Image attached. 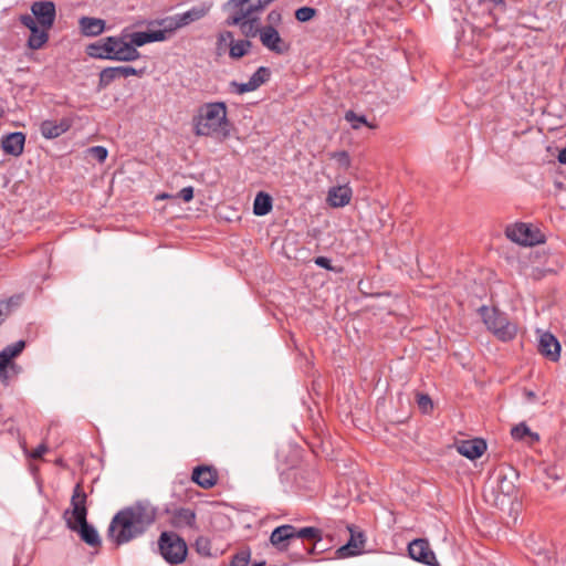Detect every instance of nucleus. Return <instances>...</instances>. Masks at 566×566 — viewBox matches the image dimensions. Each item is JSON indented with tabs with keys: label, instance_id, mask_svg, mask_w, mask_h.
Instances as JSON below:
<instances>
[{
	"label": "nucleus",
	"instance_id": "42",
	"mask_svg": "<svg viewBox=\"0 0 566 566\" xmlns=\"http://www.w3.org/2000/svg\"><path fill=\"white\" fill-rule=\"evenodd\" d=\"M48 451V447L45 443L39 444L32 452L29 453V457L38 460L41 459L42 455Z\"/></svg>",
	"mask_w": 566,
	"mask_h": 566
},
{
	"label": "nucleus",
	"instance_id": "17",
	"mask_svg": "<svg viewBox=\"0 0 566 566\" xmlns=\"http://www.w3.org/2000/svg\"><path fill=\"white\" fill-rule=\"evenodd\" d=\"M457 450L461 455L475 460L485 452L486 443L482 439L464 440L457 446Z\"/></svg>",
	"mask_w": 566,
	"mask_h": 566
},
{
	"label": "nucleus",
	"instance_id": "24",
	"mask_svg": "<svg viewBox=\"0 0 566 566\" xmlns=\"http://www.w3.org/2000/svg\"><path fill=\"white\" fill-rule=\"evenodd\" d=\"M272 210V198L264 192H259L253 202V213L265 216Z\"/></svg>",
	"mask_w": 566,
	"mask_h": 566
},
{
	"label": "nucleus",
	"instance_id": "16",
	"mask_svg": "<svg viewBox=\"0 0 566 566\" xmlns=\"http://www.w3.org/2000/svg\"><path fill=\"white\" fill-rule=\"evenodd\" d=\"M25 135L21 132H14L6 135L1 140V147L6 154L20 156L23 153Z\"/></svg>",
	"mask_w": 566,
	"mask_h": 566
},
{
	"label": "nucleus",
	"instance_id": "32",
	"mask_svg": "<svg viewBox=\"0 0 566 566\" xmlns=\"http://www.w3.org/2000/svg\"><path fill=\"white\" fill-rule=\"evenodd\" d=\"M271 72L265 66H260L252 75L251 80L256 83V85L260 87L264 83H266L270 80Z\"/></svg>",
	"mask_w": 566,
	"mask_h": 566
},
{
	"label": "nucleus",
	"instance_id": "40",
	"mask_svg": "<svg viewBox=\"0 0 566 566\" xmlns=\"http://www.w3.org/2000/svg\"><path fill=\"white\" fill-rule=\"evenodd\" d=\"M266 25H272V28H276L282 22V13L279 10H272L266 15Z\"/></svg>",
	"mask_w": 566,
	"mask_h": 566
},
{
	"label": "nucleus",
	"instance_id": "3",
	"mask_svg": "<svg viewBox=\"0 0 566 566\" xmlns=\"http://www.w3.org/2000/svg\"><path fill=\"white\" fill-rule=\"evenodd\" d=\"M87 495L83 486L77 483L72 492L70 507L63 512L66 527L76 533L88 546L95 547L102 544L96 528L87 522Z\"/></svg>",
	"mask_w": 566,
	"mask_h": 566
},
{
	"label": "nucleus",
	"instance_id": "31",
	"mask_svg": "<svg viewBox=\"0 0 566 566\" xmlns=\"http://www.w3.org/2000/svg\"><path fill=\"white\" fill-rule=\"evenodd\" d=\"M25 347V342L23 339L17 340L8 346H6L2 350L8 355L10 359L19 356Z\"/></svg>",
	"mask_w": 566,
	"mask_h": 566
},
{
	"label": "nucleus",
	"instance_id": "20",
	"mask_svg": "<svg viewBox=\"0 0 566 566\" xmlns=\"http://www.w3.org/2000/svg\"><path fill=\"white\" fill-rule=\"evenodd\" d=\"M217 472L210 467L200 465L193 469L191 479L203 489H210L217 483Z\"/></svg>",
	"mask_w": 566,
	"mask_h": 566
},
{
	"label": "nucleus",
	"instance_id": "25",
	"mask_svg": "<svg viewBox=\"0 0 566 566\" xmlns=\"http://www.w3.org/2000/svg\"><path fill=\"white\" fill-rule=\"evenodd\" d=\"M252 48L249 40H234L229 46V55L231 59L238 60L244 56Z\"/></svg>",
	"mask_w": 566,
	"mask_h": 566
},
{
	"label": "nucleus",
	"instance_id": "8",
	"mask_svg": "<svg viewBox=\"0 0 566 566\" xmlns=\"http://www.w3.org/2000/svg\"><path fill=\"white\" fill-rule=\"evenodd\" d=\"M210 8L211 6L202 3L200 6L192 7L186 12L175 14L174 17L167 18L165 20L161 19L150 21V25H154L155 29H163V31H166L167 34L168 32H172L202 19L208 14Z\"/></svg>",
	"mask_w": 566,
	"mask_h": 566
},
{
	"label": "nucleus",
	"instance_id": "12",
	"mask_svg": "<svg viewBox=\"0 0 566 566\" xmlns=\"http://www.w3.org/2000/svg\"><path fill=\"white\" fill-rule=\"evenodd\" d=\"M32 17L38 22V25L44 29H50L55 20V6L51 1H38L31 7Z\"/></svg>",
	"mask_w": 566,
	"mask_h": 566
},
{
	"label": "nucleus",
	"instance_id": "5",
	"mask_svg": "<svg viewBox=\"0 0 566 566\" xmlns=\"http://www.w3.org/2000/svg\"><path fill=\"white\" fill-rule=\"evenodd\" d=\"M228 25H238L245 38H255L259 35L261 44L275 54L282 55L290 51L291 45L272 25L261 27L260 18L243 19L240 23H227Z\"/></svg>",
	"mask_w": 566,
	"mask_h": 566
},
{
	"label": "nucleus",
	"instance_id": "15",
	"mask_svg": "<svg viewBox=\"0 0 566 566\" xmlns=\"http://www.w3.org/2000/svg\"><path fill=\"white\" fill-rule=\"evenodd\" d=\"M71 127V123L69 119L56 120H43L40 124V133L46 139L57 138L64 133H66Z\"/></svg>",
	"mask_w": 566,
	"mask_h": 566
},
{
	"label": "nucleus",
	"instance_id": "23",
	"mask_svg": "<svg viewBox=\"0 0 566 566\" xmlns=\"http://www.w3.org/2000/svg\"><path fill=\"white\" fill-rule=\"evenodd\" d=\"M108 81L116 78H126L128 76H143L145 69H135L133 66H108Z\"/></svg>",
	"mask_w": 566,
	"mask_h": 566
},
{
	"label": "nucleus",
	"instance_id": "50",
	"mask_svg": "<svg viewBox=\"0 0 566 566\" xmlns=\"http://www.w3.org/2000/svg\"><path fill=\"white\" fill-rule=\"evenodd\" d=\"M105 80H106V69H103L99 72V83H101V85L104 83Z\"/></svg>",
	"mask_w": 566,
	"mask_h": 566
},
{
	"label": "nucleus",
	"instance_id": "34",
	"mask_svg": "<svg viewBox=\"0 0 566 566\" xmlns=\"http://www.w3.org/2000/svg\"><path fill=\"white\" fill-rule=\"evenodd\" d=\"M231 86L234 88V92L240 95L248 93V92H253L259 88L256 83L253 82L251 78H249V81L245 83L232 82Z\"/></svg>",
	"mask_w": 566,
	"mask_h": 566
},
{
	"label": "nucleus",
	"instance_id": "21",
	"mask_svg": "<svg viewBox=\"0 0 566 566\" xmlns=\"http://www.w3.org/2000/svg\"><path fill=\"white\" fill-rule=\"evenodd\" d=\"M170 524L176 528H192L196 524V513L187 507L176 509L171 513Z\"/></svg>",
	"mask_w": 566,
	"mask_h": 566
},
{
	"label": "nucleus",
	"instance_id": "46",
	"mask_svg": "<svg viewBox=\"0 0 566 566\" xmlns=\"http://www.w3.org/2000/svg\"><path fill=\"white\" fill-rule=\"evenodd\" d=\"M11 360L7 354L3 353V350L0 352V370H3L6 368H9Z\"/></svg>",
	"mask_w": 566,
	"mask_h": 566
},
{
	"label": "nucleus",
	"instance_id": "51",
	"mask_svg": "<svg viewBox=\"0 0 566 566\" xmlns=\"http://www.w3.org/2000/svg\"><path fill=\"white\" fill-rule=\"evenodd\" d=\"M253 566H265V564L264 563H256Z\"/></svg>",
	"mask_w": 566,
	"mask_h": 566
},
{
	"label": "nucleus",
	"instance_id": "1",
	"mask_svg": "<svg viewBox=\"0 0 566 566\" xmlns=\"http://www.w3.org/2000/svg\"><path fill=\"white\" fill-rule=\"evenodd\" d=\"M166 40V31L155 29L150 21H140L134 28L125 29L120 36H108V60L135 61L139 59L138 48Z\"/></svg>",
	"mask_w": 566,
	"mask_h": 566
},
{
	"label": "nucleus",
	"instance_id": "48",
	"mask_svg": "<svg viewBox=\"0 0 566 566\" xmlns=\"http://www.w3.org/2000/svg\"><path fill=\"white\" fill-rule=\"evenodd\" d=\"M8 379H9V370H8V368H6L3 370H0V380L2 382L7 384Z\"/></svg>",
	"mask_w": 566,
	"mask_h": 566
},
{
	"label": "nucleus",
	"instance_id": "41",
	"mask_svg": "<svg viewBox=\"0 0 566 566\" xmlns=\"http://www.w3.org/2000/svg\"><path fill=\"white\" fill-rule=\"evenodd\" d=\"M418 406L423 411L427 412L432 408V401L427 395L418 396Z\"/></svg>",
	"mask_w": 566,
	"mask_h": 566
},
{
	"label": "nucleus",
	"instance_id": "11",
	"mask_svg": "<svg viewBox=\"0 0 566 566\" xmlns=\"http://www.w3.org/2000/svg\"><path fill=\"white\" fill-rule=\"evenodd\" d=\"M20 21L31 32L29 40H28L29 48H31L33 50H38V49L42 48V45L49 39V34H48L49 29H44V28H41L40 25H38V22L35 21V19L30 14L21 15Z\"/></svg>",
	"mask_w": 566,
	"mask_h": 566
},
{
	"label": "nucleus",
	"instance_id": "26",
	"mask_svg": "<svg viewBox=\"0 0 566 566\" xmlns=\"http://www.w3.org/2000/svg\"><path fill=\"white\" fill-rule=\"evenodd\" d=\"M21 300V295H12L7 300H0V325L4 322L11 311L20 305Z\"/></svg>",
	"mask_w": 566,
	"mask_h": 566
},
{
	"label": "nucleus",
	"instance_id": "30",
	"mask_svg": "<svg viewBox=\"0 0 566 566\" xmlns=\"http://www.w3.org/2000/svg\"><path fill=\"white\" fill-rule=\"evenodd\" d=\"M345 119L350 124L353 129H358V128H360L361 125H367L369 127H373L371 125H369L367 123V119L364 115H357L353 111L346 112Z\"/></svg>",
	"mask_w": 566,
	"mask_h": 566
},
{
	"label": "nucleus",
	"instance_id": "9",
	"mask_svg": "<svg viewBox=\"0 0 566 566\" xmlns=\"http://www.w3.org/2000/svg\"><path fill=\"white\" fill-rule=\"evenodd\" d=\"M506 237L522 245H535L543 242V234L526 223H516L507 227Z\"/></svg>",
	"mask_w": 566,
	"mask_h": 566
},
{
	"label": "nucleus",
	"instance_id": "2",
	"mask_svg": "<svg viewBox=\"0 0 566 566\" xmlns=\"http://www.w3.org/2000/svg\"><path fill=\"white\" fill-rule=\"evenodd\" d=\"M156 509L148 502H138L118 512L108 526V534L116 545L140 536L155 522Z\"/></svg>",
	"mask_w": 566,
	"mask_h": 566
},
{
	"label": "nucleus",
	"instance_id": "39",
	"mask_svg": "<svg viewBox=\"0 0 566 566\" xmlns=\"http://www.w3.org/2000/svg\"><path fill=\"white\" fill-rule=\"evenodd\" d=\"M196 549L200 555L209 556L210 555V542L205 537H199L196 541Z\"/></svg>",
	"mask_w": 566,
	"mask_h": 566
},
{
	"label": "nucleus",
	"instance_id": "13",
	"mask_svg": "<svg viewBox=\"0 0 566 566\" xmlns=\"http://www.w3.org/2000/svg\"><path fill=\"white\" fill-rule=\"evenodd\" d=\"M538 352L551 359L557 361L560 357V345L557 338L551 333H542L538 337Z\"/></svg>",
	"mask_w": 566,
	"mask_h": 566
},
{
	"label": "nucleus",
	"instance_id": "33",
	"mask_svg": "<svg viewBox=\"0 0 566 566\" xmlns=\"http://www.w3.org/2000/svg\"><path fill=\"white\" fill-rule=\"evenodd\" d=\"M231 86L234 88V92L240 95L248 93V92H253L259 88L256 83L253 82L251 78H249V81L245 83L232 82Z\"/></svg>",
	"mask_w": 566,
	"mask_h": 566
},
{
	"label": "nucleus",
	"instance_id": "45",
	"mask_svg": "<svg viewBox=\"0 0 566 566\" xmlns=\"http://www.w3.org/2000/svg\"><path fill=\"white\" fill-rule=\"evenodd\" d=\"M315 264L323 268V269H326V270H333V266L331 264V260L326 256H317L315 260H314Z\"/></svg>",
	"mask_w": 566,
	"mask_h": 566
},
{
	"label": "nucleus",
	"instance_id": "47",
	"mask_svg": "<svg viewBox=\"0 0 566 566\" xmlns=\"http://www.w3.org/2000/svg\"><path fill=\"white\" fill-rule=\"evenodd\" d=\"M524 396H525L526 400L531 401V402L536 401V398H537L536 394L532 390H525Z\"/></svg>",
	"mask_w": 566,
	"mask_h": 566
},
{
	"label": "nucleus",
	"instance_id": "29",
	"mask_svg": "<svg viewBox=\"0 0 566 566\" xmlns=\"http://www.w3.org/2000/svg\"><path fill=\"white\" fill-rule=\"evenodd\" d=\"M511 434L515 440H523L526 437H532L534 440H538V434L531 432L530 428L525 423H520L513 427Z\"/></svg>",
	"mask_w": 566,
	"mask_h": 566
},
{
	"label": "nucleus",
	"instance_id": "36",
	"mask_svg": "<svg viewBox=\"0 0 566 566\" xmlns=\"http://www.w3.org/2000/svg\"><path fill=\"white\" fill-rule=\"evenodd\" d=\"M315 15V9L310 7H302L295 11V18L300 22L310 21Z\"/></svg>",
	"mask_w": 566,
	"mask_h": 566
},
{
	"label": "nucleus",
	"instance_id": "49",
	"mask_svg": "<svg viewBox=\"0 0 566 566\" xmlns=\"http://www.w3.org/2000/svg\"><path fill=\"white\" fill-rule=\"evenodd\" d=\"M557 158L560 164H566V147L559 151Z\"/></svg>",
	"mask_w": 566,
	"mask_h": 566
},
{
	"label": "nucleus",
	"instance_id": "18",
	"mask_svg": "<svg viewBox=\"0 0 566 566\" xmlns=\"http://www.w3.org/2000/svg\"><path fill=\"white\" fill-rule=\"evenodd\" d=\"M293 538H295L294 526L285 524L273 530L270 542L279 551H285L287 548V542Z\"/></svg>",
	"mask_w": 566,
	"mask_h": 566
},
{
	"label": "nucleus",
	"instance_id": "6",
	"mask_svg": "<svg viewBox=\"0 0 566 566\" xmlns=\"http://www.w3.org/2000/svg\"><path fill=\"white\" fill-rule=\"evenodd\" d=\"M158 549L161 557L170 565L184 563L188 554L185 539L174 532H163L160 534Z\"/></svg>",
	"mask_w": 566,
	"mask_h": 566
},
{
	"label": "nucleus",
	"instance_id": "28",
	"mask_svg": "<svg viewBox=\"0 0 566 566\" xmlns=\"http://www.w3.org/2000/svg\"><path fill=\"white\" fill-rule=\"evenodd\" d=\"M86 53L91 57L106 59V40L101 39L98 42L87 45Z\"/></svg>",
	"mask_w": 566,
	"mask_h": 566
},
{
	"label": "nucleus",
	"instance_id": "43",
	"mask_svg": "<svg viewBox=\"0 0 566 566\" xmlns=\"http://www.w3.org/2000/svg\"><path fill=\"white\" fill-rule=\"evenodd\" d=\"M90 151L95 155V157L99 160V161H104L106 159V147L104 146H95V147H92L90 148Z\"/></svg>",
	"mask_w": 566,
	"mask_h": 566
},
{
	"label": "nucleus",
	"instance_id": "22",
	"mask_svg": "<svg viewBox=\"0 0 566 566\" xmlns=\"http://www.w3.org/2000/svg\"><path fill=\"white\" fill-rule=\"evenodd\" d=\"M81 32L86 36H95L101 34L105 29L103 19L82 17L80 19Z\"/></svg>",
	"mask_w": 566,
	"mask_h": 566
},
{
	"label": "nucleus",
	"instance_id": "44",
	"mask_svg": "<svg viewBox=\"0 0 566 566\" xmlns=\"http://www.w3.org/2000/svg\"><path fill=\"white\" fill-rule=\"evenodd\" d=\"M179 198H181L185 202H189L193 198V188L185 187L179 191Z\"/></svg>",
	"mask_w": 566,
	"mask_h": 566
},
{
	"label": "nucleus",
	"instance_id": "14",
	"mask_svg": "<svg viewBox=\"0 0 566 566\" xmlns=\"http://www.w3.org/2000/svg\"><path fill=\"white\" fill-rule=\"evenodd\" d=\"M350 532L349 541L336 551V554L340 558L355 556L361 552L365 544V536L361 532H355L352 527H348Z\"/></svg>",
	"mask_w": 566,
	"mask_h": 566
},
{
	"label": "nucleus",
	"instance_id": "38",
	"mask_svg": "<svg viewBox=\"0 0 566 566\" xmlns=\"http://www.w3.org/2000/svg\"><path fill=\"white\" fill-rule=\"evenodd\" d=\"M233 41H234V39H233V34L231 31L220 32L218 35V43H217L218 49L221 50L223 46H227L228 44L230 46Z\"/></svg>",
	"mask_w": 566,
	"mask_h": 566
},
{
	"label": "nucleus",
	"instance_id": "27",
	"mask_svg": "<svg viewBox=\"0 0 566 566\" xmlns=\"http://www.w3.org/2000/svg\"><path fill=\"white\" fill-rule=\"evenodd\" d=\"M294 534L295 538L313 539L315 542H321L323 538L322 531L313 526H306L302 528H296L294 526Z\"/></svg>",
	"mask_w": 566,
	"mask_h": 566
},
{
	"label": "nucleus",
	"instance_id": "19",
	"mask_svg": "<svg viewBox=\"0 0 566 566\" xmlns=\"http://www.w3.org/2000/svg\"><path fill=\"white\" fill-rule=\"evenodd\" d=\"M353 191L349 186L332 187L328 190L327 202L333 208H342L350 202Z\"/></svg>",
	"mask_w": 566,
	"mask_h": 566
},
{
	"label": "nucleus",
	"instance_id": "4",
	"mask_svg": "<svg viewBox=\"0 0 566 566\" xmlns=\"http://www.w3.org/2000/svg\"><path fill=\"white\" fill-rule=\"evenodd\" d=\"M227 106L223 102L206 103L193 117V129L197 136H214L228 134Z\"/></svg>",
	"mask_w": 566,
	"mask_h": 566
},
{
	"label": "nucleus",
	"instance_id": "10",
	"mask_svg": "<svg viewBox=\"0 0 566 566\" xmlns=\"http://www.w3.org/2000/svg\"><path fill=\"white\" fill-rule=\"evenodd\" d=\"M409 556L419 563L429 566L437 565V558L433 551L430 548L429 542L427 539L418 538L413 539L408 545Z\"/></svg>",
	"mask_w": 566,
	"mask_h": 566
},
{
	"label": "nucleus",
	"instance_id": "35",
	"mask_svg": "<svg viewBox=\"0 0 566 566\" xmlns=\"http://www.w3.org/2000/svg\"><path fill=\"white\" fill-rule=\"evenodd\" d=\"M329 156L343 168H348L350 166V157L346 150L334 151L331 153Z\"/></svg>",
	"mask_w": 566,
	"mask_h": 566
},
{
	"label": "nucleus",
	"instance_id": "7",
	"mask_svg": "<svg viewBox=\"0 0 566 566\" xmlns=\"http://www.w3.org/2000/svg\"><path fill=\"white\" fill-rule=\"evenodd\" d=\"M483 323L501 340H511L516 335V326L509 322L505 314L485 305L479 308Z\"/></svg>",
	"mask_w": 566,
	"mask_h": 566
},
{
	"label": "nucleus",
	"instance_id": "37",
	"mask_svg": "<svg viewBox=\"0 0 566 566\" xmlns=\"http://www.w3.org/2000/svg\"><path fill=\"white\" fill-rule=\"evenodd\" d=\"M249 560L250 553L248 551H241L233 556L230 566H248Z\"/></svg>",
	"mask_w": 566,
	"mask_h": 566
}]
</instances>
